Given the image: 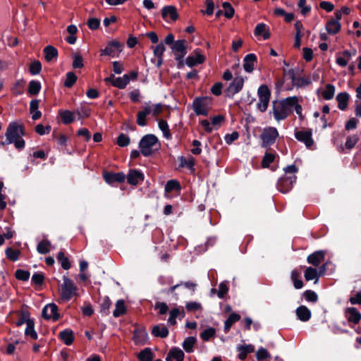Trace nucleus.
<instances>
[{
	"label": "nucleus",
	"mask_w": 361,
	"mask_h": 361,
	"mask_svg": "<svg viewBox=\"0 0 361 361\" xmlns=\"http://www.w3.org/2000/svg\"><path fill=\"white\" fill-rule=\"evenodd\" d=\"M43 51L45 59L48 62L51 61L53 59H56L58 56L57 49L51 45H47L45 47Z\"/></svg>",
	"instance_id": "30"
},
{
	"label": "nucleus",
	"mask_w": 361,
	"mask_h": 361,
	"mask_svg": "<svg viewBox=\"0 0 361 361\" xmlns=\"http://www.w3.org/2000/svg\"><path fill=\"white\" fill-rule=\"evenodd\" d=\"M335 94V86L332 84L328 83L326 85L325 90L322 92V95L326 100L332 99Z\"/></svg>",
	"instance_id": "45"
},
{
	"label": "nucleus",
	"mask_w": 361,
	"mask_h": 361,
	"mask_svg": "<svg viewBox=\"0 0 361 361\" xmlns=\"http://www.w3.org/2000/svg\"><path fill=\"white\" fill-rule=\"evenodd\" d=\"M170 356L176 361H183L185 354L183 351L179 348L173 347L170 350Z\"/></svg>",
	"instance_id": "49"
},
{
	"label": "nucleus",
	"mask_w": 361,
	"mask_h": 361,
	"mask_svg": "<svg viewBox=\"0 0 361 361\" xmlns=\"http://www.w3.org/2000/svg\"><path fill=\"white\" fill-rule=\"evenodd\" d=\"M297 97H288L286 99L272 102L273 115L277 121L285 120L292 113L293 106L296 104Z\"/></svg>",
	"instance_id": "1"
},
{
	"label": "nucleus",
	"mask_w": 361,
	"mask_h": 361,
	"mask_svg": "<svg viewBox=\"0 0 361 361\" xmlns=\"http://www.w3.org/2000/svg\"><path fill=\"white\" fill-rule=\"evenodd\" d=\"M300 273L294 269L291 271V280L293 281V286L296 289H300L303 287V282L301 279H300Z\"/></svg>",
	"instance_id": "42"
},
{
	"label": "nucleus",
	"mask_w": 361,
	"mask_h": 361,
	"mask_svg": "<svg viewBox=\"0 0 361 361\" xmlns=\"http://www.w3.org/2000/svg\"><path fill=\"white\" fill-rule=\"evenodd\" d=\"M169 331L168 328L161 324L155 325L152 330V334L154 337H160L164 338L169 336Z\"/></svg>",
	"instance_id": "28"
},
{
	"label": "nucleus",
	"mask_w": 361,
	"mask_h": 361,
	"mask_svg": "<svg viewBox=\"0 0 361 361\" xmlns=\"http://www.w3.org/2000/svg\"><path fill=\"white\" fill-rule=\"evenodd\" d=\"M257 61L255 54H247L243 59V68L247 73H252L255 68V64Z\"/></svg>",
	"instance_id": "20"
},
{
	"label": "nucleus",
	"mask_w": 361,
	"mask_h": 361,
	"mask_svg": "<svg viewBox=\"0 0 361 361\" xmlns=\"http://www.w3.org/2000/svg\"><path fill=\"white\" fill-rule=\"evenodd\" d=\"M222 7L224 9V16L228 19L232 18L235 13V10L232 5L229 2L226 1L222 4Z\"/></svg>",
	"instance_id": "54"
},
{
	"label": "nucleus",
	"mask_w": 361,
	"mask_h": 361,
	"mask_svg": "<svg viewBox=\"0 0 361 361\" xmlns=\"http://www.w3.org/2000/svg\"><path fill=\"white\" fill-rule=\"evenodd\" d=\"M102 177L104 181L110 185L122 183L126 180V174L123 172L114 173L106 170L103 171Z\"/></svg>",
	"instance_id": "10"
},
{
	"label": "nucleus",
	"mask_w": 361,
	"mask_h": 361,
	"mask_svg": "<svg viewBox=\"0 0 361 361\" xmlns=\"http://www.w3.org/2000/svg\"><path fill=\"white\" fill-rule=\"evenodd\" d=\"M237 349L239 351L238 357L240 360H244L246 359L249 353H253L255 351V346L252 344L242 345H239Z\"/></svg>",
	"instance_id": "27"
},
{
	"label": "nucleus",
	"mask_w": 361,
	"mask_h": 361,
	"mask_svg": "<svg viewBox=\"0 0 361 361\" xmlns=\"http://www.w3.org/2000/svg\"><path fill=\"white\" fill-rule=\"evenodd\" d=\"M296 180L297 176L295 175L287 176L285 174L278 180L277 189L282 193H288L293 188Z\"/></svg>",
	"instance_id": "8"
},
{
	"label": "nucleus",
	"mask_w": 361,
	"mask_h": 361,
	"mask_svg": "<svg viewBox=\"0 0 361 361\" xmlns=\"http://www.w3.org/2000/svg\"><path fill=\"white\" fill-rule=\"evenodd\" d=\"M240 318L241 317L239 314L235 312L231 313L224 322V332L227 334L230 331L232 325L239 321Z\"/></svg>",
	"instance_id": "32"
},
{
	"label": "nucleus",
	"mask_w": 361,
	"mask_h": 361,
	"mask_svg": "<svg viewBox=\"0 0 361 361\" xmlns=\"http://www.w3.org/2000/svg\"><path fill=\"white\" fill-rule=\"evenodd\" d=\"M348 322L357 324L361 321V313L355 307H347L345 310Z\"/></svg>",
	"instance_id": "18"
},
{
	"label": "nucleus",
	"mask_w": 361,
	"mask_h": 361,
	"mask_svg": "<svg viewBox=\"0 0 361 361\" xmlns=\"http://www.w3.org/2000/svg\"><path fill=\"white\" fill-rule=\"evenodd\" d=\"M59 338L66 345H71L74 341V333L71 329H66L59 333Z\"/></svg>",
	"instance_id": "25"
},
{
	"label": "nucleus",
	"mask_w": 361,
	"mask_h": 361,
	"mask_svg": "<svg viewBox=\"0 0 361 361\" xmlns=\"http://www.w3.org/2000/svg\"><path fill=\"white\" fill-rule=\"evenodd\" d=\"M42 70V64L39 61H35L31 63L29 68V71L31 75H35L40 73Z\"/></svg>",
	"instance_id": "61"
},
{
	"label": "nucleus",
	"mask_w": 361,
	"mask_h": 361,
	"mask_svg": "<svg viewBox=\"0 0 361 361\" xmlns=\"http://www.w3.org/2000/svg\"><path fill=\"white\" fill-rule=\"evenodd\" d=\"M152 112V108L150 106H146L142 108V111H140L137 114L136 123L140 126H145L147 125L146 117Z\"/></svg>",
	"instance_id": "21"
},
{
	"label": "nucleus",
	"mask_w": 361,
	"mask_h": 361,
	"mask_svg": "<svg viewBox=\"0 0 361 361\" xmlns=\"http://www.w3.org/2000/svg\"><path fill=\"white\" fill-rule=\"evenodd\" d=\"M180 161V167H186L190 169L192 172L195 171L194 166L195 164V159L190 156L188 159L183 156L178 157Z\"/></svg>",
	"instance_id": "34"
},
{
	"label": "nucleus",
	"mask_w": 361,
	"mask_h": 361,
	"mask_svg": "<svg viewBox=\"0 0 361 361\" xmlns=\"http://www.w3.org/2000/svg\"><path fill=\"white\" fill-rule=\"evenodd\" d=\"M137 358L139 361H152L154 354L150 348H145L139 353Z\"/></svg>",
	"instance_id": "38"
},
{
	"label": "nucleus",
	"mask_w": 361,
	"mask_h": 361,
	"mask_svg": "<svg viewBox=\"0 0 361 361\" xmlns=\"http://www.w3.org/2000/svg\"><path fill=\"white\" fill-rule=\"evenodd\" d=\"M51 242L47 239L41 240L37 246V250L39 254L47 255L50 252Z\"/></svg>",
	"instance_id": "39"
},
{
	"label": "nucleus",
	"mask_w": 361,
	"mask_h": 361,
	"mask_svg": "<svg viewBox=\"0 0 361 361\" xmlns=\"http://www.w3.org/2000/svg\"><path fill=\"white\" fill-rule=\"evenodd\" d=\"M126 178L127 179V183L129 185L136 186L143 182L145 175L138 169H129L128 174L126 176Z\"/></svg>",
	"instance_id": "13"
},
{
	"label": "nucleus",
	"mask_w": 361,
	"mask_h": 361,
	"mask_svg": "<svg viewBox=\"0 0 361 361\" xmlns=\"http://www.w3.org/2000/svg\"><path fill=\"white\" fill-rule=\"evenodd\" d=\"M267 27V25L264 23L257 24L254 30L255 36H262L264 39H269L270 37V32Z\"/></svg>",
	"instance_id": "26"
},
{
	"label": "nucleus",
	"mask_w": 361,
	"mask_h": 361,
	"mask_svg": "<svg viewBox=\"0 0 361 361\" xmlns=\"http://www.w3.org/2000/svg\"><path fill=\"white\" fill-rule=\"evenodd\" d=\"M275 154L266 152L262 161V166L263 168H268L274 159Z\"/></svg>",
	"instance_id": "59"
},
{
	"label": "nucleus",
	"mask_w": 361,
	"mask_h": 361,
	"mask_svg": "<svg viewBox=\"0 0 361 361\" xmlns=\"http://www.w3.org/2000/svg\"><path fill=\"white\" fill-rule=\"evenodd\" d=\"M257 94L259 97L257 109L261 112H264L267 111L269 104L271 91L267 85H261L258 88Z\"/></svg>",
	"instance_id": "6"
},
{
	"label": "nucleus",
	"mask_w": 361,
	"mask_h": 361,
	"mask_svg": "<svg viewBox=\"0 0 361 361\" xmlns=\"http://www.w3.org/2000/svg\"><path fill=\"white\" fill-rule=\"evenodd\" d=\"M42 316L44 319L49 320L52 319L53 321H58L61 316L59 313V307L54 303H49L45 305L42 312Z\"/></svg>",
	"instance_id": "11"
},
{
	"label": "nucleus",
	"mask_w": 361,
	"mask_h": 361,
	"mask_svg": "<svg viewBox=\"0 0 361 361\" xmlns=\"http://www.w3.org/2000/svg\"><path fill=\"white\" fill-rule=\"evenodd\" d=\"M52 136L54 139L57 140L58 144L61 146L66 147L67 145L68 137L63 134H57L55 131L53 132Z\"/></svg>",
	"instance_id": "63"
},
{
	"label": "nucleus",
	"mask_w": 361,
	"mask_h": 361,
	"mask_svg": "<svg viewBox=\"0 0 361 361\" xmlns=\"http://www.w3.org/2000/svg\"><path fill=\"white\" fill-rule=\"evenodd\" d=\"M318 278V271L315 268L309 267L306 269L305 271V279L306 281H310Z\"/></svg>",
	"instance_id": "52"
},
{
	"label": "nucleus",
	"mask_w": 361,
	"mask_h": 361,
	"mask_svg": "<svg viewBox=\"0 0 361 361\" xmlns=\"http://www.w3.org/2000/svg\"><path fill=\"white\" fill-rule=\"evenodd\" d=\"M77 79L78 77L73 72H68L66 73V78L64 82V86L67 88L72 87L76 82Z\"/></svg>",
	"instance_id": "53"
},
{
	"label": "nucleus",
	"mask_w": 361,
	"mask_h": 361,
	"mask_svg": "<svg viewBox=\"0 0 361 361\" xmlns=\"http://www.w3.org/2000/svg\"><path fill=\"white\" fill-rule=\"evenodd\" d=\"M123 43L116 40L108 42L106 47L100 50V56H109L114 57L123 51Z\"/></svg>",
	"instance_id": "7"
},
{
	"label": "nucleus",
	"mask_w": 361,
	"mask_h": 361,
	"mask_svg": "<svg viewBox=\"0 0 361 361\" xmlns=\"http://www.w3.org/2000/svg\"><path fill=\"white\" fill-rule=\"evenodd\" d=\"M160 145L157 137L153 134H147L144 135L139 142V148L141 154L148 157L153 153L152 147L156 145Z\"/></svg>",
	"instance_id": "3"
},
{
	"label": "nucleus",
	"mask_w": 361,
	"mask_h": 361,
	"mask_svg": "<svg viewBox=\"0 0 361 361\" xmlns=\"http://www.w3.org/2000/svg\"><path fill=\"white\" fill-rule=\"evenodd\" d=\"M194 54L195 56H188L186 58L185 63L189 67H194L198 64H202L206 60L205 56L200 54V51L199 49H195L194 51Z\"/></svg>",
	"instance_id": "16"
},
{
	"label": "nucleus",
	"mask_w": 361,
	"mask_h": 361,
	"mask_svg": "<svg viewBox=\"0 0 361 361\" xmlns=\"http://www.w3.org/2000/svg\"><path fill=\"white\" fill-rule=\"evenodd\" d=\"M56 259L58 262L61 264V266L63 269L68 270L71 269V264L69 261V259L66 256H65V253L63 250H61L57 254Z\"/></svg>",
	"instance_id": "37"
},
{
	"label": "nucleus",
	"mask_w": 361,
	"mask_h": 361,
	"mask_svg": "<svg viewBox=\"0 0 361 361\" xmlns=\"http://www.w3.org/2000/svg\"><path fill=\"white\" fill-rule=\"evenodd\" d=\"M171 48L175 53H187V41L185 39L176 40Z\"/></svg>",
	"instance_id": "31"
},
{
	"label": "nucleus",
	"mask_w": 361,
	"mask_h": 361,
	"mask_svg": "<svg viewBox=\"0 0 361 361\" xmlns=\"http://www.w3.org/2000/svg\"><path fill=\"white\" fill-rule=\"evenodd\" d=\"M164 190L166 192L170 193L173 191L180 192L181 190V185L177 180L171 179L166 182Z\"/></svg>",
	"instance_id": "35"
},
{
	"label": "nucleus",
	"mask_w": 361,
	"mask_h": 361,
	"mask_svg": "<svg viewBox=\"0 0 361 361\" xmlns=\"http://www.w3.org/2000/svg\"><path fill=\"white\" fill-rule=\"evenodd\" d=\"M162 18L169 22V19L174 22L178 19L179 15L177 8L174 6H164L161 9Z\"/></svg>",
	"instance_id": "15"
},
{
	"label": "nucleus",
	"mask_w": 361,
	"mask_h": 361,
	"mask_svg": "<svg viewBox=\"0 0 361 361\" xmlns=\"http://www.w3.org/2000/svg\"><path fill=\"white\" fill-rule=\"evenodd\" d=\"M244 79L242 77H236L229 84V86L225 90L226 97H233L234 94L238 93L243 87Z\"/></svg>",
	"instance_id": "14"
},
{
	"label": "nucleus",
	"mask_w": 361,
	"mask_h": 361,
	"mask_svg": "<svg viewBox=\"0 0 361 361\" xmlns=\"http://www.w3.org/2000/svg\"><path fill=\"white\" fill-rule=\"evenodd\" d=\"M185 312L184 310H182L181 312L178 307L172 309L169 312V317L168 319V323L170 325H175L176 324V318H178L179 316H180V318H183L185 317Z\"/></svg>",
	"instance_id": "33"
},
{
	"label": "nucleus",
	"mask_w": 361,
	"mask_h": 361,
	"mask_svg": "<svg viewBox=\"0 0 361 361\" xmlns=\"http://www.w3.org/2000/svg\"><path fill=\"white\" fill-rule=\"evenodd\" d=\"M336 101L338 102V108L341 111H345L348 104L350 95L346 92H342L337 94Z\"/></svg>",
	"instance_id": "23"
},
{
	"label": "nucleus",
	"mask_w": 361,
	"mask_h": 361,
	"mask_svg": "<svg viewBox=\"0 0 361 361\" xmlns=\"http://www.w3.org/2000/svg\"><path fill=\"white\" fill-rule=\"evenodd\" d=\"M360 138L357 135H350L346 138L345 146L348 149H352L358 142Z\"/></svg>",
	"instance_id": "56"
},
{
	"label": "nucleus",
	"mask_w": 361,
	"mask_h": 361,
	"mask_svg": "<svg viewBox=\"0 0 361 361\" xmlns=\"http://www.w3.org/2000/svg\"><path fill=\"white\" fill-rule=\"evenodd\" d=\"M325 255L326 251L317 250L310 254L307 257V261L309 264H312L314 267H318L319 264L324 261Z\"/></svg>",
	"instance_id": "19"
},
{
	"label": "nucleus",
	"mask_w": 361,
	"mask_h": 361,
	"mask_svg": "<svg viewBox=\"0 0 361 361\" xmlns=\"http://www.w3.org/2000/svg\"><path fill=\"white\" fill-rule=\"evenodd\" d=\"M216 336V329L214 327L205 329L201 334L200 338L204 341H209Z\"/></svg>",
	"instance_id": "48"
},
{
	"label": "nucleus",
	"mask_w": 361,
	"mask_h": 361,
	"mask_svg": "<svg viewBox=\"0 0 361 361\" xmlns=\"http://www.w3.org/2000/svg\"><path fill=\"white\" fill-rule=\"evenodd\" d=\"M63 283L61 286L60 297L63 301L68 302L74 296H78V288L73 281L66 276H63Z\"/></svg>",
	"instance_id": "2"
},
{
	"label": "nucleus",
	"mask_w": 361,
	"mask_h": 361,
	"mask_svg": "<svg viewBox=\"0 0 361 361\" xmlns=\"http://www.w3.org/2000/svg\"><path fill=\"white\" fill-rule=\"evenodd\" d=\"M270 354L267 351V349H265L263 347H261L257 350L256 352V357L258 361H263L269 357H270Z\"/></svg>",
	"instance_id": "62"
},
{
	"label": "nucleus",
	"mask_w": 361,
	"mask_h": 361,
	"mask_svg": "<svg viewBox=\"0 0 361 361\" xmlns=\"http://www.w3.org/2000/svg\"><path fill=\"white\" fill-rule=\"evenodd\" d=\"M130 143V137L124 134V133H120L117 137V141H116V144L121 147H127L128 145H129Z\"/></svg>",
	"instance_id": "57"
},
{
	"label": "nucleus",
	"mask_w": 361,
	"mask_h": 361,
	"mask_svg": "<svg viewBox=\"0 0 361 361\" xmlns=\"http://www.w3.org/2000/svg\"><path fill=\"white\" fill-rule=\"evenodd\" d=\"M111 305V301L108 296H105L103 298L102 303L100 304V312L102 315H108L109 314V309Z\"/></svg>",
	"instance_id": "47"
},
{
	"label": "nucleus",
	"mask_w": 361,
	"mask_h": 361,
	"mask_svg": "<svg viewBox=\"0 0 361 361\" xmlns=\"http://www.w3.org/2000/svg\"><path fill=\"white\" fill-rule=\"evenodd\" d=\"M30 312L27 310H22L20 312L18 320L16 322V326H20L23 324H27L29 320H32L33 319L30 318Z\"/></svg>",
	"instance_id": "50"
},
{
	"label": "nucleus",
	"mask_w": 361,
	"mask_h": 361,
	"mask_svg": "<svg viewBox=\"0 0 361 361\" xmlns=\"http://www.w3.org/2000/svg\"><path fill=\"white\" fill-rule=\"evenodd\" d=\"M196 338L193 336L187 337L183 343V348L187 353H192L193 351V347L195 343H196Z\"/></svg>",
	"instance_id": "46"
},
{
	"label": "nucleus",
	"mask_w": 361,
	"mask_h": 361,
	"mask_svg": "<svg viewBox=\"0 0 361 361\" xmlns=\"http://www.w3.org/2000/svg\"><path fill=\"white\" fill-rule=\"evenodd\" d=\"M133 341L137 345H143L147 343V333L144 329L136 327L133 331Z\"/></svg>",
	"instance_id": "17"
},
{
	"label": "nucleus",
	"mask_w": 361,
	"mask_h": 361,
	"mask_svg": "<svg viewBox=\"0 0 361 361\" xmlns=\"http://www.w3.org/2000/svg\"><path fill=\"white\" fill-rule=\"evenodd\" d=\"M312 129L307 130H295V137L300 142H303L307 149H312L314 145Z\"/></svg>",
	"instance_id": "12"
},
{
	"label": "nucleus",
	"mask_w": 361,
	"mask_h": 361,
	"mask_svg": "<svg viewBox=\"0 0 361 361\" xmlns=\"http://www.w3.org/2000/svg\"><path fill=\"white\" fill-rule=\"evenodd\" d=\"M302 295L305 299L308 302H316L318 300L317 294L312 290H305Z\"/></svg>",
	"instance_id": "60"
},
{
	"label": "nucleus",
	"mask_w": 361,
	"mask_h": 361,
	"mask_svg": "<svg viewBox=\"0 0 361 361\" xmlns=\"http://www.w3.org/2000/svg\"><path fill=\"white\" fill-rule=\"evenodd\" d=\"M130 83V77L128 74L123 75V77L116 78L115 81L113 84L114 87L118 89H124Z\"/></svg>",
	"instance_id": "36"
},
{
	"label": "nucleus",
	"mask_w": 361,
	"mask_h": 361,
	"mask_svg": "<svg viewBox=\"0 0 361 361\" xmlns=\"http://www.w3.org/2000/svg\"><path fill=\"white\" fill-rule=\"evenodd\" d=\"M44 281V275L42 272H35L32 276V284L41 286Z\"/></svg>",
	"instance_id": "55"
},
{
	"label": "nucleus",
	"mask_w": 361,
	"mask_h": 361,
	"mask_svg": "<svg viewBox=\"0 0 361 361\" xmlns=\"http://www.w3.org/2000/svg\"><path fill=\"white\" fill-rule=\"evenodd\" d=\"M126 312V307L123 300H118L116 303V308L113 312L114 317H119Z\"/></svg>",
	"instance_id": "41"
},
{
	"label": "nucleus",
	"mask_w": 361,
	"mask_h": 361,
	"mask_svg": "<svg viewBox=\"0 0 361 361\" xmlns=\"http://www.w3.org/2000/svg\"><path fill=\"white\" fill-rule=\"evenodd\" d=\"M211 103L209 97H198L192 102V109L197 116H207L209 114L208 106Z\"/></svg>",
	"instance_id": "5"
},
{
	"label": "nucleus",
	"mask_w": 361,
	"mask_h": 361,
	"mask_svg": "<svg viewBox=\"0 0 361 361\" xmlns=\"http://www.w3.org/2000/svg\"><path fill=\"white\" fill-rule=\"evenodd\" d=\"M59 115L62 122L66 125L73 123L75 120L73 113L69 110L59 111Z\"/></svg>",
	"instance_id": "40"
},
{
	"label": "nucleus",
	"mask_w": 361,
	"mask_h": 361,
	"mask_svg": "<svg viewBox=\"0 0 361 361\" xmlns=\"http://www.w3.org/2000/svg\"><path fill=\"white\" fill-rule=\"evenodd\" d=\"M341 28V25L337 20L329 19L326 24V30L329 35L337 34Z\"/></svg>",
	"instance_id": "24"
},
{
	"label": "nucleus",
	"mask_w": 361,
	"mask_h": 361,
	"mask_svg": "<svg viewBox=\"0 0 361 361\" xmlns=\"http://www.w3.org/2000/svg\"><path fill=\"white\" fill-rule=\"evenodd\" d=\"M87 25L90 30H96L100 26V20L97 18H90L88 19Z\"/></svg>",
	"instance_id": "64"
},
{
	"label": "nucleus",
	"mask_w": 361,
	"mask_h": 361,
	"mask_svg": "<svg viewBox=\"0 0 361 361\" xmlns=\"http://www.w3.org/2000/svg\"><path fill=\"white\" fill-rule=\"evenodd\" d=\"M25 135V128L24 124L16 121L11 122L8 124L5 133L6 137L8 138V142H13Z\"/></svg>",
	"instance_id": "4"
},
{
	"label": "nucleus",
	"mask_w": 361,
	"mask_h": 361,
	"mask_svg": "<svg viewBox=\"0 0 361 361\" xmlns=\"http://www.w3.org/2000/svg\"><path fill=\"white\" fill-rule=\"evenodd\" d=\"M158 125L159 129L163 132L164 137H166V139H171L172 135L171 133H170L169 127L166 121L161 119L159 121Z\"/></svg>",
	"instance_id": "51"
},
{
	"label": "nucleus",
	"mask_w": 361,
	"mask_h": 361,
	"mask_svg": "<svg viewBox=\"0 0 361 361\" xmlns=\"http://www.w3.org/2000/svg\"><path fill=\"white\" fill-rule=\"evenodd\" d=\"M5 254L9 260L12 262H16L19 259L20 251L19 250L8 247L6 249Z\"/></svg>",
	"instance_id": "43"
},
{
	"label": "nucleus",
	"mask_w": 361,
	"mask_h": 361,
	"mask_svg": "<svg viewBox=\"0 0 361 361\" xmlns=\"http://www.w3.org/2000/svg\"><path fill=\"white\" fill-rule=\"evenodd\" d=\"M312 83L310 77H297L292 86L297 88L306 87Z\"/></svg>",
	"instance_id": "44"
},
{
	"label": "nucleus",
	"mask_w": 361,
	"mask_h": 361,
	"mask_svg": "<svg viewBox=\"0 0 361 361\" xmlns=\"http://www.w3.org/2000/svg\"><path fill=\"white\" fill-rule=\"evenodd\" d=\"M42 88L41 82L39 80H32L27 87V94L30 96H37Z\"/></svg>",
	"instance_id": "29"
},
{
	"label": "nucleus",
	"mask_w": 361,
	"mask_h": 361,
	"mask_svg": "<svg viewBox=\"0 0 361 361\" xmlns=\"http://www.w3.org/2000/svg\"><path fill=\"white\" fill-rule=\"evenodd\" d=\"M298 319L302 322H307L311 318V311L305 305L299 306L295 310Z\"/></svg>",
	"instance_id": "22"
},
{
	"label": "nucleus",
	"mask_w": 361,
	"mask_h": 361,
	"mask_svg": "<svg viewBox=\"0 0 361 361\" xmlns=\"http://www.w3.org/2000/svg\"><path fill=\"white\" fill-rule=\"evenodd\" d=\"M279 136L278 130L276 128L269 127L264 130L261 135L262 140V147H267L275 143L277 137Z\"/></svg>",
	"instance_id": "9"
},
{
	"label": "nucleus",
	"mask_w": 361,
	"mask_h": 361,
	"mask_svg": "<svg viewBox=\"0 0 361 361\" xmlns=\"http://www.w3.org/2000/svg\"><path fill=\"white\" fill-rule=\"evenodd\" d=\"M30 273L29 271L17 269L15 272V277L20 281H27L29 280Z\"/></svg>",
	"instance_id": "58"
}]
</instances>
